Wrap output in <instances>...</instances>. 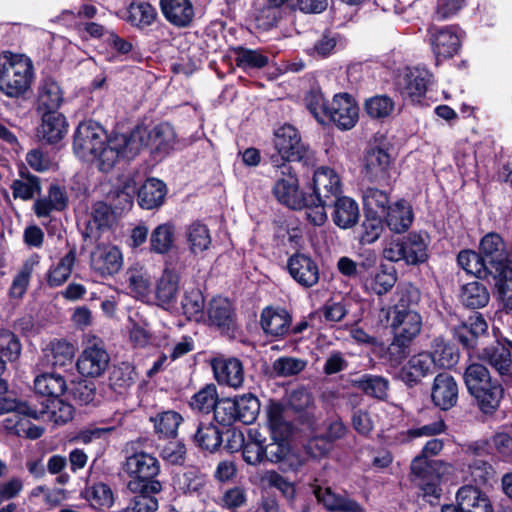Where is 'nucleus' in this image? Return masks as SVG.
Returning a JSON list of instances; mask_svg holds the SVG:
<instances>
[{"mask_svg":"<svg viewBox=\"0 0 512 512\" xmlns=\"http://www.w3.org/2000/svg\"><path fill=\"white\" fill-rule=\"evenodd\" d=\"M176 134L169 123H161L151 130L136 126L126 136H116L111 140V149L124 153L126 160H132L140 152L149 148L151 151H167L175 143Z\"/></svg>","mask_w":512,"mask_h":512,"instance_id":"nucleus-1","label":"nucleus"},{"mask_svg":"<svg viewBox=\"0 0 512 512\" xmlns=\"http://www.w3.org/2000/svg\"><path fill=\"white\" fill-rule=\"evenodd\" d=\"M126 134L107 135L105 129L94 121H85L78 125L73 142L74 153L79 158L93 157L98 160L126 159L124 153L111 149V140Z\"/></svg>","mask_w":512,"mask_h":512,"instance_id":"nucleus-2","label":"nucleus"},{"mask_svg":"<svg viewBox=\"0 0 512 512\" xmlns=\"http://www.w3.org/2000/svg\"><path fill=\"white\" fill-rule=\"evenodd\" d=\"M463 379L480 411L484 414H493L498 409L503 397L502 385L493 379L489 370L480 363H472L467 366Z\"/></svg>","mask_w":512,"mask_h":512,"instance_id":"nucleus-3","label":"nucleus"},{"mask_svg":"<svg viewBox=\"0 0 512 512\" xmlns=\"http://www.w3.org/2000/svg\"><path fill=\"white\" fill-rule=\"evenodd\" d=\"M35 78L32 60L23 54L5 52L0 65V91L8 97L23 96Z\"/></svg>","mask_w":512,"mask_h":512,"instance_id":"nucleus-4","label":"nucleus"},{"mask_svg":"<svg viewBox=\"0 0 512 512\" xmlns=\"http://www.w3.org/2000/svg\"><path fill=\"white\" fill-rule=\"evenodd\" d=\"M122 469L130 478L127 483L130 492H139L142 489L152 493L162 491V484L156 479L160 473V463L152 454L144 451L135 452L126 457Z\"/></svg>","mask_w":512,"mask_h":512,"instance_id":"nucleus-5","label":"nucleus"},{"mask_svg":"<svg viewBox=\"0 0 512 512\" xmlns=\"http://www.w3.org/2000/svg\"><path fill=\"white\" fill-rule=\"evenodd\" d=\"M342 194L341 180L329 167H319L313 174V203L309 206L308 221L322 226L327 220L325 211L330 201Z\"/></svg>","mask_w":512,"mask_h":512,"instance_id":"nucleus-6","label":"nucleus"},{"mask_svg":"<svg viewBox=\"0 0 512 512\" xmlns=\"http://www.w3.org/2000/svg\"><path fill=\"white\" fill-rule=\"evenodd\" d=\"M393 340L387 357L391 365H399L409 354V348L422 329V317L417 311L393 312L391 322Z\"/></svg>","mask_w":512,"mask_h":512,"instance_id":"nucleus-7","label":"nucleus"},{"mask_svg":"<svg viewBox=\"0 0 512 512\" xmlns=\"http://www.w3.org/2000/svg\"><path fill=\"white\" fill-rule=\"evenodd\" d=\"M267 418L272 442L264 445V461L279 463L290 452L287 438L292 433V425L285 418L284 406L277 402H272L269 405Z\"/></svg>","mask_w":512,"mask_h":512,"instance_id":"nucleus-8","label":"nucleus"},{"mask_svg":"<svg viewBox=\"0 0 512 512\" xmlns=\"http://www.w3.org/2000/svg\"><path fill=\"white\" fill-rule=\"evenodd\" d=\"M427 247V237L410 233L387 241L382 255L390 262L404 261L407 265H419L428 259Z\"/></svg>","mask_w":512,"mask_h":512,"instance_id":"nucleus-9","label":"nucleus"},{"mask_svg":"<svg viewBox=\"0 0 512 512\" xmlns=\"http://www.w3.org/2000/svg\"><path fill=\"white\" fill-rule=\"evenodd\" d=\"M279 168L285 174L289 173L287 178L280 179L276 182L273 193L277 200L293 210H305L308 219L309 206L313 203V195L306 194L299 190L298 179L291 174L290 167L283 162Z\"/></svg>","mask_w":512,"mask_h":512,"instance_id":"nucleus-10","label":"nucleus"},{"mask_svg":"<svg viewBox=\"0 0 512 512\" xmlns=\"http://www.w3.org/2000/svg\"><path fill=\"white\" fill-rule=\"evenodd\" d=\"M478 360L490 365L502 378L504 383L512 381V357L511 348L500 341H494L489 345H482L476 352Z\"/></svg>","mask_w":512,"mask_h":512,"instance_id":"nucleus-11","label":"nucleus"},{"mask_svg":"<svg viewBox=\"0 0 512 512\" xmlns=\"http://www.w3.org/2000/svg\"><path fill=\"white\" fill-rule=\"evenodd\" d=\"M274 146L281 160H307L313 154L301 141L298 131L291 125H284L275 132Z\"/></svg>","mask_w":512,"mask_h":512,"instance_id":"nucleus-12","label":"nucleus"},{"mask_svg":"<svg viewBox=\"0 0 512 512\" xmlns=\"http://www.w3.org/2000/svg\"><path fill=\"white\" fill-rule=\"evenodd\" d=\"M453 336L465 349L475 353L489 337L488 324L481 314L475 313L453 328Z\"/></svg>","mask_w":512,"mask_h":512,"instance_id":"nucleus-13","label":"nucleus"},{"mask_svg":"<svg viewBox=\"0 0 512 512\" xmlns=\"http://www.w3.org/2000/svg\"><path fill=\"white\" fill-rule=\"evenodd\" d=\"M429 42L437 60L453 57L461 47V30L456 26L428 29Z\"/></svg>","mask_w":512,"mask_h":512,"instance_id":"nucleus-14","label":"nucleus"},{"mask_svg":"<svg viewBox=\"0 0 512 512\" xmlns=\"http://www.w3.org/2000/svg\"><path fill=\"white\" fill-rule=\"evenodd\" d=\"M479 252L489 269L488 273L491 274L499 273L501 269L508 267L510 257L512 258L502 237L494 232L486 234L481 239Z\"/></svg>","mask_w":512,"mask_h":512,"instance_id":"nucleus-15","label":"nucleus"},{"mask_svg":"<svg viewBox=\"0 0 512 512\" xmlns=\"http://www.w3.org/2000/svg\"><path fill=\"white\" fill-rule=\"evenodd\" d=\"M359 117V108L354 98L347 93H340L333 97L329 104L327 118L341 130L352 129Z\"/></svg>","mask_w":512,"mask_h":512,"instance_id":"nucleus-16","label":"nucleus"},{"mask_svg":"<svg viewBox=\"0 0 512 512\" xmlns=\"http://www.w3.org/2000/svg\"><path fill=\"white\" fill-rule=\"evenodd\" d=\"M433 75L424 68L407 69L398 80V89L403 98L419 102L432 83Z\"/></svg>","mask_w":512,"mask_h":512,"instance_id":"nucleus-17","label":"nucleus"},{"mask_svg":"<svg viewBox=\"0 0 512 512\" xmlns=\"http://www.w3.org/2000/svg\"><path fill=\"white\" fill-rule=\"evenodd\" d=\"M122 265V253L116 246L99 245L90 254L91 269L102 277L115 275Z\"/></svg>","mask_w":512,"mask_h":512,"instance_id":"nucleus-18","label":"nucleus"},{"mask_svg":"<svg viewBox=\"0 0 512 512\" xmlns=\"http://www.w3.org/2000/svg\"><path fill=\"white\" fill-rule=\"evenodd\" d=\"M110 363L107 351L96 344L86 347L77 359L76 367L84 377L96 378L103 375Z\"/></svg>","mask_w":512,"mask_h":512,"instance_id":"nucleus-19","label":"nucleus"},{"mask_svg":"<svg viewBox=\"0 0 512 512\" xmlns=\"http://www.w3.org/2000/svg\"><path fill=\"white\" fill-rule=\"evenodd\" d=\"M431 399L433 404L443 411H447L457 404L458 384L452 375L440 373L434 378Z\"/></svg>","mask_w":512,"mask_h":512,"instance_id":"nucleus-20","label":"nucleus"},{"mask_svg":"<svg viewBox=\"0 0 512 512\" xmlns=\"http://www.w3.org/2000/svg\"><path fill=\"white\" fill-rule=\"evenodd\" d=\"M287 268L291 277L303 287H312L319 281L318 265L308 255H292L287 261Z\"/></svg>","mask_w":512,"mask_h":512,"instance_id":"nucleus-21","label":"nucleus"},{"mask_svg":"<svg viewBox=\"0 0 512 512\" xmlns=\"http://www.w3.org/2000/svg\"><path fill=\"white\" fill-rule=\"evenodd\" d=\"M292 316L281 307L268 306L261 312L260 325L264 333L283 338L290 333Z\"/></svg>","mask_w":512,"mask_h":512,"instance_id":"nucleus-22","label":"nucleus"},{"mask_svg":"<svg viewBox=\"0 0 512 512\" xmlns=\"http://www.w3.org/2000/svg\"><path fill=\"white\" fill-rule=\"evenodd\" d=\"M327 207L332 208V221L340 229H350L359 220L360 211L358 203L348 196H337L330 201V205Z\"/></svg>","mask_w":512,"mask_h":512,"instance_id":"nucleus-23","label":"nucleus"},{"mask_svg":"<svg viewBox=\"0 0 512 512\" xmlns=\"http://www.w3.org/2000/svg\"><path fill=\"white\" fill-rule=\"evenodd\" d=\"M313 494L317 501L330 512H365V509L356 500L334 493L331 488L313 486Z\"/></svg>","mask_w":512,"mask_h":512,"instance_id":"nucleus-24","label":"nucleus"},{"mask_svg":"<svg viewBox=\"0 0 512 512\" xmlns=\"http://www.w3.org/2000/svg\"><path fill=\"white\" fill-rule=\"evenodd\" d=\"M233 442L237 445L230 444V449L242 448V456L246 463L257 465L264 461V440L260 439L257 430H250L248 440L245 441L241 432H232Z\"/></svg>","mask_w":512,"mask_h":512,"instance_id":"nucleus-25","label":"nucleus"},{"mask_svg":"<svg viewBox=\"0 0 512 512\" xmlns=\"http://www.w3.org/2000/svg\"><path fill=\"white\" fill-rule=\"evenodd\" d=\"M165 19L178 28L190 26L194 19V7L190 0H160Z\"/></svg>","mask_w":512,"mask_h":512,"instance_id":"nucleus-26","label":"nucleus"},{"mask_svg":"<svg viewBox=\"0 0 512 512\" xmlns=\"http://www.w3.org/2000/svg\"><path fill=\"white\" fill-rule=\"evenodd\" d=\"M180 275L177 271L165 268L156 281L155 298L158 305L166 308L174 304L178 298Z\"/></svg>","mask_w":512,"mask_h":512,"instance_id":"nucleus-27","label":"nucleus"},{"mask_svg":"<svg viewBox=\"0 0 512 512\" xmlns=\"http://www.w3.org/2000/svg\"><path fill=\"white\" fill-rule=\"evenodd\" d=\"M211 324L222 331H232L236 327V314L231 302L223 297L213 298L207 309Z\"/></svg>","mask_w":512,"mask_h":512,"instance_id":"nucleus-28","label":"nucleus"},{"mask_svg":"<svg viewBox=\"0 0 512 512\" xmlns=\"http://www.w3.org/2000/svg\"><path fill=\"white\" fill-rule=\"evenodd\" d=\"M173 482L175 489L183 494L200 496L207 485V476L199 468L190 466L177 473Z\"/></svg>","mask_w":512,"mask_h":512,"instance_id":"nucleus-29","label":"nucleus"},{"mask_svg":"<svg viewBox=\"0 0 512 512\" xmlns=\"http://www.w3.org/2000/svg\"><path fill=\"white\" fill-rule=\"evenodd\" d=\"M456 500L465 512H493L490 499L477 486H462L457 492Z\"/></svg>","mask_w":512,"mask_h":512,"instance_id":"nucleus-30","label":"nucleus"},{"mask_svg":"<svg viewBox=\"0 0 512 512\" xmlns=\"http://www.w3.org/2000/svg\"><path fill=\"white\" fill-rule=\"evenodd\" d=\"M434 366L433 359L429 352H422L409 359L407 364L401 368L399 377L405 383L413 386L417 384L421 378L432 373Z\"/></svg>","mask_w":512,"mask_h":512,"instance_id":"nucleus-31","label":"nucleus"},{"mask_svg":"<svg viewBox=\"0 0 512 512\" xmlns=\"http://www.w3.org/2000/svg\"><path fill=\"white\" fill-rule=\"evenodd\" d=\"M128 288L133 296L139 300L149 299L152 291V276L140 263L130 266L125 274Z\"/></svg>","mask_w":512,"mask_h":512,"instance_id":"nucleus-32","label":"nucleus"},{"mask_svg":"<svg viewBox=\"0 0 512 512\" xmlns=\"http://www.w3.org/2000/svg\"><path fill=\"white\" fill-rule=\"evenodd\" d=\"M63 99V91L55 80L46 78L41 81L37 94L39 113L58 111Z\"/></svg>","mask_w":512,"mask_h":512,"instance_id":"nucleus-33","label":"nucleus"},{"mask_svg":"<svg viewBox=\"0 0 512 512\" xmlns=\"http://www.w3.org/2000/svg\"><path fill=\"white\" fill-rule=\"evenodd\" d=\"M213 370L218 382L230 387L239 388L244 381L242 363L236 358L215 361Z\"/></svg>","mask_w":512,"mask_h":512,"instance_id":"nucleus-34","label":"nucleus"},{"mask_svg":"<svg viewBox=\"0 0 512 512\" xmlns=\"http://www.w3.org/2000/svg\"><path fill=\"white\" fill-rule=\"evenodd\" d=\"M166 193L167 188L163 181L149 178L138 190V204L147 210L158 208L163 204Z\"/></svg>","mask_w":512,"mask_h":512,"instance_id":"nucleus-35","label":"nucleus"},{"mask_svg":"<svg viewBox=\"0 0 512 512\" xmlns=\"http://www.w3.org/2000/svg\"><path fill=\"white\" fill-rule=\"evenodd\" d=\"M75 355V348L64 340H54L44 349V359L54 368L71 366Z\"/></svg>","mask_w":512,"mask_h":512,"instance_id":"nucleus-36","label":"nucleus"},{"mask_svg":"<svg viewBox=\"0 0 512 512\" xmlns=\"http://www.w3.org/2000/svg\"><path fill=\"white\" fill-rule=\"evenodd\" d=\"M34 389L36 393L48 397V400L58 399L67 390V383L60 374L43 373L35 378Z\"/></svg>","mask_w":512,"mask_h":512,"instance_id":"nucleus-37","label":"nucleus"},{"mask_svg":"<svg viewBox=\"0 0 512 512\" xmlns=\"http://www.w3.org/2000/svg\"><path fill=\"white\" fill-rule=\"evenodd\" d=\"M385 214L387 226L395 233L405 232L413 221L412 208L404 200H400L389 207Z\"/></svg>","mask_w":512,"mask_h":512,"instance_id":"nucleus-38","label":"nucleus"},{"mask_svg":"<svg viewBox=\"0 0 512 512\" xmlns=\"http://www.w3.org/2000/svg\"><path fill=\"white\" fill-rule=\"evenodd\" d=\"M429 354L434 365L444 369L452 368L459 359L456 348L441 336L433 339Z\"/></svg>","mask_w":512,"mask_h":512,"instance_id":"nucleus-39","label":"nucleus"},{"mask_svg":"<svg viewBox=\"0 0 512 512\" xmlns=\"http://www.w3.org/2000/svg\"><path fill=\"white\" fill-rule=\"evenodd\" d=\"M42 115V124L40 133L43 139L49 143L57 142L63 138L66 133L65 117L58 111L44 112Z\"/></svg>","mask_w":512,"mask_h":512,"instance_id":"nucleus-40","label":"nucleus"},{"mask_svg":"<svg viewBox=\"0 0 512 512\" xmlns=\"http://www.w3.org/2000/svg\"><path fill=\"white\" fill-rule=\"evenodd\" d=\"M489 300V291L483 283L473 281L462 286L460 301L465 307L471 309L483 308Z\"/></svg>","mask_w":512,"mask_h":512,"instance_id":"nucleus-41","label":"nucleus"},{"mask_svg":"<svg viewBox=\"0 0 512 512\" xmlns=\"http://www.w3.org/2000/svg\"><path fill=\"white\" fill-rule=\"evenodd\" d=\"M182 420V416L173 410L163 411L154 417H150V421L154 424L155 433L163 438L175 437Z\"/></svg>","mask_w":512,"mask_h":512,"instance_id":"nucleus-42","label":"nucleus"},{"mask_svg":"<svg viewBox=\"0 0 512 512\" xmlns=\"http://www.w3.org/2000/svg\"><path fill=\"white\" fill-rule=\"evenodd\" d=\"M365 155L367 160H392L398 156L397 148L392 141L379 133L369 141Z\"/></svg>","mask_w":512,"mask_h":512,"instance_id":"nucleus-43","label":"nucleus"},{"mask_svg":"<svg viewBox=\"0 0 512 512\" xmlns=\"http://www.w3.org/2000/svg\"><path fill=\"white\" fill-rule=\"evenodd\" d=\"M76 261V249L71 248L48 272L47 282L50 287H58L65 283L72 273Z\"/></svg>","mask_w":512,"mask_h":512,"instance_id":"nucleus-44","label":"nucleus"},{"mask_svg":"<svg viewBox=\"0 0 512 512\" xmlns=\"http://www.w3.org/2000/svg\"><path fill=\"white\" fill-rule=\"evenodd\" d=\"M84 498L94 507L110 508L114 503V495L110 486L103 482L89 484L82 492Z\"/></svg>","mask_w":512,"mask_h":512,"instance_id":"nucleus-45","label":"nucleus"},{"mask_svg":"<svg viewBox=\"0 0 512 512\" xmlns=\"http://www.w3.org/2000/svg\"><path fill=\"white\" fill-rule=\"evenodd\" d=\"M115 220L114 212L104 202H96L92 207L91 220L88 222L85 236H94V229L104 230L109 228Z\"/></svg>","mask_w":512,"mask_h":512,"instance_id":"nucleus-46","label":"nucleus"},{"mask_svg":"<svg viewBox=\"0 0 512 512\" xmlns=\"http://www.w3.org/2000/svg\"><path fill=\"white\" fill-rule=\"evenodd\" d=\"M193 440L200 449L214 452L221 446L222 435L220 430L212 423H200Z\"/></svg>","mask_w":512,"mask_h":512,"instance_id":"nucleus-47","label":"nucleus"},{"mask_svg":"<svg viewBox=\"0 0 512 512\" xmlns=\"http://www.w3.org/2000/svg\"><path fill=\"white\" fill-rule=\"evenodd\" d=\"M457 262L467 273L473 274L480 279L490 281L489 269L479 253L471 250H462L457 256Z\"/></svg>","mask_w":512,"mask_h":512,"instance_id":"nucleus-48","label":"nucleus"},{"mask_svg":"<svg viewBox=\"0 0 512 512\" xmlns=\"http://www.w3.org/2000/svg\"><path fill=\"white\" fill-rule=\"evenodd\" d=\"M37 411L41 413L40 418L47 416L57 424L67 423L73 418L72 405L65 403L60 398L47 400Z\"/></svg>","mask_w":512,"mask_h":512,"instance_id":"nucleus-49","label":"nucleus"},{"mask_svg":"<svg viewBox=\"0 0 512 512\" xmlns=\"http://www.w3.org/2000/svg\"><path fill=\"white\" fill-rule=\"evenodd\" d=\"M136 380L134 367L128 363L115 366L109 376V384L112 390L118 394L125 393L133 386Z\"/></svg>","mask_w":512,"mask_h":512,"instance_id":"nucleus-50","label":"nucleus"},{"mask_svg":"<svg viewBox=\"0 0 512 512\" xmlns=\"http://www.w3.org/2000/svg\"><path fill=\"white\" fill-rule=\"evenodd\" d=\"M500 301L506 311L512 310V268L505 267L499 273L490 274Z\"/></svg>","mask_w":512,"mask_h":512,"instance_id":"nucleus-51","label":"nucleus"},{"mask_svg":"<svg viewBox=\"0 0 512 512\" xmlns=\"http://www.w3.org/2000/svg\"><path fill=\"white\" fill-rule=\"evenodd\" d=\"M12 414L9 418L18 419L20 415L40 419V412L28 402H21L7 396H0V415Z\"/></svg>","mask_w":512,"mask_h":512,"instance_id":"nucleus-52","label":"nucleus"},{"mask_svg":"<svg viewBox=\"0 0 512 512\" xmlns=\"http://www.w3.org/2000/svg\"><path fill=\"white\" fill-rule=\"evenodd\" d=\"M127 13L126 20L138 28L150 26L157 16L155 8L146 2L132 3Z\"/></svg>","mask_w":512,"mask_h":512,"instance_id":"nucleus-53","label":"nucleus"},{"mask_svg":"<svg viewBox=\"0 0 512 512\" xmlns=\"http://www.w3.org/2000/svg\"><path fill=\"white\" fill-rule=\"evenodd\" d=\"M398 300L393 312L417 311L421 298L420 290L411 283H404L397 288Z\"/></svg>","mask_w":512,"mask_h":512,"instance_id":"nucleus-54","label":"nucleus"},{"mask_svg":"<svg viewBox=\"0 0 512 512\" xmlns=\"http://www.w3.org/2000/svg\"><path fill=\"white\" fill-rule=\"evenodd\" d=\"M174 242V226L170 223L158 225L150 237L151 251L157 254L167 253Z\"/></svg>","mask_w":512,"mask_h":512,"instance_id":"nucleus-55","label":"nucleus"},{"mask_svg":"<svg viewBox=\"0 0 512 512\" xmlns=\"http://www.w3.org/2000/svg\"><path fill=\"white\" fill-rule=\"evenodd\" d=\"M355 385L366 395L377 399H384L387 397L389 381L382 376L363 375L355 381Z\"/></svg>","mask_w":512,"mask_h":512,"instance_id":"nucleus-56","label":"nucleus"},{"mask_svg":"<svg viewBox=\"0 0 512 512\" xmlns=\"http://www.w3.org/2000/svg\"><path fill=\"white\" fill-rule=\"evenodd\" d=\"M186 234L192 253L198 254L209 248L211 236L206 225L200 222H194L188 227Z\"/></svg>","mask_w":512,"mask_h":512,"instance_id":"nucleus-57","label":"nucleus"},{"mask_svg":"<svg viewBox=\"0 0 512 512\" xmlns=\"http://www.w3.org/2000/svg\"><path fill=\"white\" fill-rule=\"evenodd\" d=\"M235 405L237 409L238 421L244 424L253 423L260 411V403L256 396L252 394H244L236 397Z\"/></svg>","mask_w":512,"mask_h":512,"instance_id":"nucleus-58","label":"nucleus"},{"mask_svg":"<svg viewBox=\"0 0 512 512\" xmlns=\"http://www.w3.org/2000/svg\"><path fill=\"white\" fill-rule=\"evenodd\" d=\"M20 175L26 179L14 180L11 186L14 198H21L23 200L31 199L35 193L40 192L39 178L31 175L29 172L24 171V167H20Z\"/></svg>","mask_w":512,"mask_h":512,"instance_id":"nucleus-59","label":"nucleus"},{"mask_svg":"<svg viewBox=\"0 0 512 512\" xmlns=\"http://www.w3.org/2000/svg\"><path fill=\"white\" fill-rule=\"evenodd\" d=\"M363 203L366 213L371 215L385 214L390 207L388 195L376 188H367L363 192Z\"/></svg>","mask_w":512,"mask_h":512,"instance_id":"nucleus-60","label":"nucleus"},{"mask_svg":"<svg viewBox=\"0 0 512 512\" xmlns=\"http://www.w3.org/2000/svg\"><path fill=\"white\" fill-rule=\"evenodd\" d=\"M217 401L216 386L214 384H207L192 396L190 406L193 410L207 414L214 410Z\"/></svg>","mask_w":512,"mask_h":512,"instance_id":"nucleus-61","label":"nucleus"},{"mask_svg":"<svg viewBox=\"0 0 512 512\" xmlns=\"http://www.w3.org/2000/svg\"><path fill=\"white\" fill-rule=\"evenodd\" d=\"M394 106L395 104L391 97L376 95L365 101L364 110L373 119H383L391 115Z\"/></svg>","mask_w":512,"mask_h":512,"instance_id":"nucleus-62","label":"nucleus"},{"mask_svg":"<svg viewBox=\"0 0 512 512\" xmlns=\"http://www.w3.org/2000/svg\"><path fill=\"white\" fill-rule=\"evenodd\" d=\"M384 230L381 215H365L360 230L359 240L362 244H372L379 239Z\"/></svg>","mask_w":512,"mask_h":512,"instance_id":"nucleus-63","label":"nucleus"},{"mask_svg":"<svg viewBox=\"0 0 512 512\" xmlns=\"http://www.w3.org/2000/svg\"><path fill=\"white\" fill-rule=\"evenodd\" d=\"M134 496L130 499L127 510L131 512H155L158 509V493L148 492L142 489L139 492H132Z\"/></svg>","mask_w":512,"mask_h":512,"instance_id":"nucleus-64","label":"nucleus"}]
</instances>
